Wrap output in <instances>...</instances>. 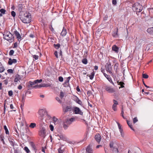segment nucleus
Here are the masks:
<instances>
[{
	"label": "nucleus",
	"mask_w": 153,
	"mask_h": 153,
	"mask_svg": "<svg viewBox=\"0 0 153 153\" xmlns=\"http://www.w3.org/2000/svg\"><path fill=\"white\" fill-rule=\"evenodd\" d=\"M120 48L117 47L116 45H114L112 47V50L116 53H118L119 51Z\"/></svg>",
	"instance_id": "12"
},
{
	"label": "nucleus",
	"mask_w": 153,
	"mask_h": 153,
	"mask_svg": "<svg viewBox=\"0 0 153 153\" xmlns=\"http://www.w3.org/2000/svg\"><path fill=\"white\" fill-rule=\"evenodd\" d=\"M117 105H112V109L114 111H117Z\"/></svg>",
	"instance_id": "53"
},
{
	"label": "nucleus",
	"mask_w": 153,
	"mask_h": 153,
	"mask_svg": "<svg viewBox=\"0 0 153 153\" xmlns=\"http://www.w3.org/2000/svg\"><path fill=\"white\" fill-rule=\"evenodd\" d=\"M25 100L24 99V94H23L22 98V104L23 105V106H24V102H25Z\"/></svg>",
	"instance_id": "52"
},
{
	"label": "nucleus",
	"mask_w": 153,
	"mask_h": 153,
	"mask_svg": "<svg viewBox=\"0 0 153 153\" xmlns=\"http://www.w3.org/2000/svg\"><path fill=\"white\" fill-rule=\"evenodd\" d=\"M49 29H50V30L53 32L54 31V29L53 28V27H52V25L51 24L50 25H49Z\"/></svg>",
	"instance_id": "48"
},
{
	"label": "nucleus",
	"mask_w": 153,
	"mask_h": 153,
	"mask_svg": "<svg viewBox=\"0 0 153 153\" xmlns=\"http://www.w3.org/2000/svg\"><path fill=\"white\" fill-rule=\"evenodd\" d=\"M120 133L121 136L123 138L124 137V133L123 132V130L122 131H120Z\"/></svg>",
	"instance_id": "63"
},
{
	"label": "nucleus",
	"mask_w": 153,
	"mask_h": 153,
	"mask_svg": "<svg viewBox=\"0 0 153 153\" xmlns=\"http://www.w3.org/2000/svg\"><path fill=\"white\" fill-rule=\"evenodd\" d=\"M36 83H34V81L33 82L32 81H29L27 85V87L28 88H30L32 87V88H34L33 87L34 86H33V85L36 84Z\"/></svg>",
	"instance_id": "19"
},
{
	"label": "nucleus",
	"mask_w": 153,
	"mask_h": 153,
	"mask_svg": "<svg viewBox=\"0 0 153 153\" xmlns=\"http://www.w3.org/2000/svg\"><path fill=\"white\" fill-rule=\"evenodd\" d=\"M15 77L17 78L19 80H20L21 79V77L20 75L17 74L15 75Z\"/></svg>",
	"instance_id": "61"
},
{
	"label": "nucleus",
	"mask_w": 153,
	"mask_h": 153,
	"mask_svg": "<svg viewBox=\"0 0 153 153\" xmlns=\"http://www.w3.org/2000/svg\"><path fill=\"white\" fill-rule=\"evenodd\" d=\"M24 150L27 152V153H29L30 152V151L28 149V147L27 146H25L24 148Z\"/></svg>",
	"instance_id": "42"
},
{
	"label": "nucleus",
	"mask_w": 153,
	"mask_h": 153,
	"mask_svg": "<svg viewBox=\"0 0 153 153\" xmlns=\"http://www.w3.org/2000/svg\"><path fill=\"white\" fill-rule=\"evenodd\" d=\"M133 123H135L136 122L138 121V120L137 117H134L133 119Z\"/></svg>",
	"instance_id": "57"
},
{
	"label": "nucleus",
	"mask_w": 153,
	"mask_h": 153,
	"mask_svg": "<svg viewBox=\"0 0 153 153\" xmlns=\"http://www.w3.org/2000/svg\"><path fill=\"white\" fill-rule=\"evenodd\" d=\"M82 62L83 64L86 65L88 63V60L86 57H85V58L82 59Z\"/></svg>",
	"instance_id": "30"
},
{
	"label": "nucleus",
	"mask_w": 153,
	"mask_h": 153,
	"mask_svg": "<svg viewBox=\"0 0 153 153\" xmlns=\"http://www.w3.org/2000/svg\"><path fill=\"white\" fill-rule=\"evenodd\" d=\"M13 33L16 36L17 39H18V41H19V42H20V40H19V39H21V36L19 33L16 30H14L13 31Z\"/></svg>",
	"instance_id": "15"
},
{
	"label": "nucleus",
	"mask_w": 153,
	"mask_h": 153,
	"mask_svg": "<svg viewBox=\"0 0 153 153\" xmlns=\"http://www.w3.org/2000/svg\"><path fill=\"white\" fill-rule=\"evenodd\" d=\"M40 132L42 136H45L46 134L45 129L44 127H42L40 130Z\"/></svg>",
	"instance_id": "22"
},
{
	"label": "nucleus",
	"mask_w": 153,
	"mask_h": 153,
	"mask_svg": "<svg viewBox=\"0 0 153 153\" xmlns=\"http://www.w3.org/2000/svg\"><path fill=\"white\" fill-rule=\"evenodd\" d=\"M67 33V30L64 27H63L62 31L61 33V35L62 36H64L66 35Z\"/></svg>",
	"instance_id": "20"
},
{
	"label": "nucleus",
	"mask_w": 153,
	"mask_h": 153,
	"mask_svg": "<svg viewBox=\"0 0 153 153\" xmlns=\"http://www.w3.org/2000/svg\"><path fill=\"white\" fill-rule=\"evenodd\" d=\"M117 124L119 130V131H122V130H123V129L121 127V125L118 122H117Z\"/></svg>",
	"instance_id": "37"
},
{
	"label": "nucleus",
	"mask_w": 153,
	"mask_h": 153,
	"mask_svg": "<svg viewBox=\"0 0 153 153\" xmlns=\"http://www.w3.org/2000/svg\"><path fill=\"white\" fill-rule=\"evenodd\" d=\"M36 124L35 123H32L29 125V127L31 128H34L36 126Z\"/></svg>",
	"instance_id": "33"
},
{
	"label": "nucleus",
	"mask_w": 153,
	"mask_h": 153,
	"mask_svg": "<svg viewBox=\"0 0 153 153\" xmlns=\"http://www.w3.org/2000/svg\"><path fill=\"white\" fill-rule=\"evenodd\" d=\"M64 92L62 91H61L60 92V96L59 97L60 98L62 99L64 97Z\"/></svg>",
	"instance_id": "40"
},
{
	"label": "nucleus",
	"mask_w": 153,
	"mask_h": 153,
	"mask_svg": "<svg viewBox=\"0 0 153 153\" xmlns=\"http://www.w3.org/2000/svg\"><path fill=\"white\" fill-rule=\"evenodd\" d=\"M147 32L151 35H153V27L148 28L147 30Z\"/></svg>",
	"instance_id": "21"
},
{
	"label": "nucleus",
	"mask_w": 153,
	"mask_h": 153,
	"mask_svg": "<svg viewBox=\"0 0 153 153\" xmlns=\"http://www.w3.org/2000/svg\"><path fill=\"white\" fill-rule=\"evenodd\" d=\"M142 77L145 79H147L149 77V76L146 74H143Z\"/></svg>",
	"instance_id": "41"
},
{
	"label": "nucleus",
	"mask_w": 153,
	"mask_h": 153,
	"mask_svg": "<svg viewBox=\"0 0 153 153\" xmlns=\"http://www.w3.org/2000/svg\"><path fill=\"white\" fill-rule=\"evenodd\" d=\"M9 141L11 145L13 146H14L15 145H17L16 144H15L14 142L13 141V140L11 138L9 139Z\"/></svg>",
	"instance_id": "27"
},
{
	"label": "nucleus",
	"mask_w": 153,
	"mask_h": 153,
	"mask_svg": "<svg viewBox=\"0 0 153 153\" xmlns=\"http://www.w3.org/2000/svg\"><path fill=\"white\" fill-rule=\"evenodd\" d=\"M73 109V112L75 114H79L81 115L83 114V112L80 110V108L76 106L74 107Z\"/></svg>",
	"instance_id": "5"
},
{
	"label": "nucleus",
	"mask_w": 153,
	"mask_h": 153,
	"mask_svg": "<svg viewBox=\"0 0 153 153\" xmlns=\"http://www.w3.org/2000/svg\"><path fill=\"white\" fill-rule=\"evenodd\" d=\"M115 32H114V33L112 34V36L115 38L119 36V35L118 34V28L117 27L116 28L114 29Z\"/></svg>",
	"instance_id": "14"
},
{
	"label": "nucleus",
	"mask_w": 153,
	"mask_h": 153,
	"mask_svg": "<svg viewBox=\"0 0 153 153\" xmlns=\"http://www.w3.org/2000/svg\"><path fill=\"white\" fill-rule=\"evenodd\" d=\"M59 137L61 140H63L64 141H66L67 140V138H66L64 136L61 135L59 136Z\"/></svg>",
	"instance_id": "35"
},
{
	"label": "nucleus",
	"mask_w": 153,
	"mask_h": 153,
	"mask_svg": "<svg viewBox=\"0 0 153 153\" xmlns=\"http://www.w3.org/2000/svg\"><path fill=\"white\" fill-rule=\"evenodd\" d=\"M29 88L25 93V97L26 96L27 94H31V91H29V90L31 88Z\"/></svg>",
	"instance_id": "44"
},
{
	"label": "nucleus",
	"mask_w": 153,
	"mask_h": 153,
	"mask_svg": "<svg viewBox=\"0 0 153 153\" xmlns=\"http://www.w3.org/2000/svg\"><path fill=\"white\" fill-rule=\"evenodd\" d=\"M114 144V142H113V141H110V144H109L110 147V148H113L114 147V146H113Z\"/></svg>",
	"instance_id": "50"
},
{
	"label": "nucleus",
	"mask_w": 153,
	"mask_h": 153,
	"mask_svg": "<svg viewBox=\"0 0 153 153\" xmlns=\"http://www.w3.org/2000/svg\"><path fill=\"white\" fill-rule=\"evenodd\" d=\"M13 70L11 69H9L7 70V73L9 74H13Z\"/></svg>",
	"instance_id": "49"
},
{
	"label": "nucleus",
	"mask_w": 153,
	"mask_h": 153,
	"mask_svg": "<svg viewBox=\"0 0 153 153\" xmlns=\"http://www.w3.org/2000/svg\"><path fill=\"white\" fill-rule=\"evenodd\" d=\"M6 102V100H5L4 101V112L3 113V114H5V111H6V105H5Z\"/></svg>",
	"instance_id": "46"
},
{
	"label": "nucleus",
	"mask_w": 153,
	"mask_h": 153,
	"mask_svg": "<svg viewBox=\"0 0 153 153\" xmlns=\"http://www.w3.org/2000/svg\"><path fill=\"white\" fill-rule=\"evenodd\" d=\"M65 122L67 123V125H70L71 124V123L69 119H67L65 120Z\"/></svg>",
	"instance_id": "45"
},
{
	"label": "nucleus",
	"mask_w": 153,
	"mask_h": 153,
	"mask_svg": "<svg viewBox=\"0 0 153 153\" xmlns=\"http://www.w3.org/2000/svg\"><path fill=\"white\" fill-rule=\"evenodd\" d=\"M61 45L59 43L57 44H54L53 45V47L56 49H58L60 48Z\"/></svg>",
	"instance_id": "26"
},
{
	"label": "nucleus",
	"mask_w": 153,
	"mask_h": 153,
	"mask_svg": "<svg viewBox=\"0 0 153 153\" xmlns=\"http://www.w3.org/2000/svg\"><path fill=\"white\" fill-rule=\"evenodd\" d=\"M94 139L99 144L101 141V137L99 133H97L94 136Z\"/></svg>",
	"instance_id": "9"
},
{
	"label": "nucleus",
	"mask_w": 153,
	"mask_h": 153,
	"mask_svg": "<svg viewBox=\"0 0 153 153\" xmlns=\"http://www.w3.org/2000/svg\"><path fill=\"white\" fill-rule=\"evenodd\" d=\"M42 81V79H36L34 81V83H36V84H37L38 83H40Z\"/></svg>",
	"instance_id": "43"
},
{
	"label": "nucleus",
	"mask_w": 153,
	"mask_h": 153,
	"mask_svg": "<svg viewBox=\"0 0 153 153\" xmlns=\"http://www.w3.org/2000/svg\"><path fill=\"white\" fill-rule=\"evenodd\" d=\"M58 80L60 82H62L63 81L64 79L62 76H60L58 77Z\"/></svg>",
	"instance_id": "54"
},
{
	"label": "nucleus",
	"mask_w": 153,
	"mask_h": 153,
	"mask_svg": "<svg viewBox=\"0 0 153 153\" xmlns=\"http://www.w3.org/2000/svg\"><path fill=\"white\" fill-rule=\"evenodd\" d=\"M102 88L105 89L106 91L109 93H112L114 92L115 91V90L114 88H111V87L110 86L105 84H104L102 86Z\"/></svg>",
	"instance_id": "4"
},
{
	"label": "nucleus",
	"mask_w": 153,
	"mask_h": 153,
	"mask_svg": "<svg viewBox=\"0 0 153 153\" xmlns=\"http://www.w3.org/2000/svg\"><path fill=\"white\" fill-rule=\"evenodd\" d=\"M6 10L3 8L1 9L0 10V12L3 14H6Z\"/></svg>",
	"instance_id": "36"
},
{
	"label": "nucleus",
	"mask_w": 153,
	"mask_h": 153,
	"mask_svg": "<svg viewBox=\"0 0 153 153\" xmlns=\"http://www.w3.org/2000/svg\"><path fill=\"white\" fill-rule=\"evenodd\" d=\"M104 75L111 83L112 84L114 85V83L112 81V79L110 75H107L105 73H104Z\"/></svg>",
	"instance_id": "11"
},
{
	"label": "nucleus",
	"mask_w": 153,
	"mask_h": 153,
	"mask_svg": "<svg viewBox=\"0 0 153 153\" xmlns=\"http://www.w3.org/2000/svg\"><path fill=\"white\" fill-rule=\"evenodd\" d=\"M49 128L51 131H53L54 130V127L53 125L50 124L49 126Z\"/></svg>",
	"instance_id": "56"
},
{
	"label": "nucleus",
	"mask_w": 153,
	"mask_h": 153,
	"mask_svg": "<svg viewBox=\"0 0 153 153\" xmlns=\"http://www.w3.org/2000/svg\"><path fill=\"white\" fill-rule=\"evenodd\" d=\"M95 73L94 71L91 73V75L89 76L88 74L87 75V76H89L90 79L92 80L94 77V76Z\"/></svg>",
	"instance_id": "25"
},
{
	"label": "nucleus",
	"mask_w": 153,
	"mask_h": 153,
	"mask_svg": "<svg viewBox=\"0 0 153 153\" xmlns=\"http://www.w3.org/2000/svg\"><path fill=\"white\" fill-rule=\"evenodd\" d=\"M13 149L14 150V153H21V151L18 149L17 148L16 149L14 147H13Z\"/></svg>",
	"instance_id": "32"
},
{
	"label": "nucleus",
	"mask_w": 153,
	"mask_h": 153,
	"mask_svg": "<svg viewBox=\"0 0 153 153\" xmlns=\"http://www.w3.org/2000/svg\"><path fill=\"white\" fill-rule=\"evenodd\" d=\"M18 17L23 23H29L31 22V15L28 11L19 12Z\"/></svg>",
	"instance_id": "1"
},
{
	"label": "nucleus",
	"mask_w": 153,
	"mask_h": 153,
	"mask_svg": "<svg viewBox=\"0 0 153 153\" xmlns=\"http://www.w3.org/2000/svg\"><path fill=\"white\" fill-rule=\"evenodd\" d=\"M30 144L32 148H33L34 149V150H35V152H36L35 150H36V149L34 143L33 142H30Z\"/></svg>",
	"instance_id": "28"
},
{
	"label": "nucleus",
	"mask_w": 153,
	"mask_h": 153,
	"mask_svg": "<svg viewBox=\"0 0 153 153\" xmlns=\"http://www.w3.org/2000/svg\"><path fill=\"white\" fill-rule=\"evenodd\" d=\"M132 9L134 12H140L143 9V7L142 5L138 2H136L132 5Z\"/></svg>",
	"instance_id": "3"
},
{
	"label": "nucleus",
	"mask_w": 153,
	"mask_h": 153,
	"mask_svg": "<svg viewBox=\"0 0 153 153\" xmlns=\"http://www.w3.org/2000/svg\"><path fill=\"white\" fill-rule=\"evenodd\" d=\"M56 100L57 101H58L59 103L61 104L62 103V101H61L59 98L58 97H56Z\"/></svg>",
	"instance_id": "55"
},
{
	"label": "nucleus",
	"mask_w": 153,
	"mask_h": 153,
	"mask_svg": "<svg viewBox=\"0 0 153 153\" xmlns=\"http://www.w3.org/2000/svg\"><path fill=\"white\" fill-rule=\"evenodd\" d=\"M54 55L55 56L56 58H58V54L57 51H55L54 53Z\"/></svg>",
	"instance_id": "62"
},
{
	"label": "nucleus",
	"mask_w": 153,
	"mask_h": 153,
	"mask_svg": "<svg viewBox=\"0 0 153 153\" xmlns=\"http://www.w3.org/2000/svg\"><path fill=\"white\" fill-rule=\"evenodd\" d=\"M11 14L12 16L14 18L16 16V13L14 11H12L11 12Z\"/></svg>",
	"instance_id": "47"
},
{
	"label": "nucleus",
	"mask_w": 153,
	"mask_h": 153,
	"mask_svg": "<svg viewBox=\"0 0 153 153\" xmlns=\"http://www.w3.org/2000/svg\"><path fill=\"white\" fill-rule=\"evenodd\" d=\"M53 122H57V123H58L59 120L58 119L56 118L55 116H53Z\"/></svg>",
	"instance_id": "38"
},
{
	"label": "nucleus",
	"mask_w": 153,
	"mask_h": 153,
	"mask_svg": "<svg viewBox=\"0 0 153 153\" xmlns=\"http://www.w3.org/2000/svg\"><path fill=\"white\" fill-rule=\"evenodd\" d=\"M117 83L118 85H120V87H119V89L121 88H124L125 87L123 85L125 84V83L123 82L122 81L119 82V81H118L117 82Z\"/></svg>",
	"instance_id": "23"
},
{
	"label": "nucleus",
	"mask_w": 153,
	"mask_h": 153,
	"mask_svg": "<svg viewBox=\"0 0 153 153\" xmlns=\"http://www.w3.org/2000/svg\"><path fill=\"white\" fill-rule=\"evenodd\" d=\"M50 85L45 83L41 84L40 85H34L33 87L35 88H39L42 87H48L50 86Z\"/></svg>",
	"instance_id": "7"
},
{
	"label": "nucleus",
	"mask_w": 153,
	"mask_h": 153,
	"mask_svg": "<svg viewBox=\"0 0 153 153\" xmlns=\"http://www.w3.org/2000/svg\"><path fill=\"white\" fill-rule=\"evenodd\" d=\"M69 120L72 123V122H73L74 121H75V119L74 117H71V118L69 119Z\"/></svg>",
	"instance_id": "58"
},
{
	"label": "nucleus",
	"mask_w": 153,
	"mask_h": 153,
	"mask_svg": "<svg viewBox=\"0 0 153 153\" xmlns=\"http://www.w3.org/2000/svg\"><path fill=\"white\" fill-rule=\"evenodd\" d=\"M113 149L112 150V151L114 153H118L119 151L118 149L117 148L114 147L113 148Z\"/></svg>",
	"instance_id": "29"
},
{
	"label": "nucleus",
	"mask_w": 153,
	"mask_h": 153,
	"mask_svg": "<svg viewBox=\"0 0 153 153\" xmlns=\"http://www.w3.org/2000/svg\"><path fill=\"white\" fill-rule=\"evenodd\" d=\"M45 113H46L47 115L49 118H51V116L48 114L46 111H45L43 109H40L38 111V113L41 117L44 116Z\"/></svg>",
	"instance_id": "6"
},
{
	"label": "nucleus",
	"mask_w": 153,
	"mask_h": 153,
	"mask_svg": "<svg viewBox=\"0 0 153 153\" xmlns=\"http://www.w3.org/2000/svg\"><path fill=\"white\" fill-rule=\"evenodd\" d=\"M74 100L77 103L80 105L81 106L83 107V105L82 104V102L81 101L77 96H75L74 98Z\"/></svg>",
	"instance_id": "17"
},
{
	"label": "nucleus",
	"mask_w": 153,
	"mask_h": 153,
	"mask_svg": "<svg viewBox=\"0 0 153 153\" xmlns=\"http://www.w3.org/2000/svg\"><path fill=\"white\" fill-rule=\"evenodd\" d=\"M4 39L10 42H12L14 40V37L10 32L6 31L3 34Z\"/></svg>",
	"instance_id": "2"
},
{
	"label": "nucleus",
	"mask_w": 153,
	"mask_h": 153,
	"mask_svg": "<svg viewBox=\"0 0 153 153\" xmlns=\"http://www.w3.org/2000/svg\"><path fill=\"white\" fill-rule=\"evenodd\" d=\"M106 70L107 71H108L109 73H111V71L112 70V67L111 66V64L110 62L106 63L105 65Z\"/></svg>",
	"instance_id": "8"
},
{
	"label": "nucleus",
	"mask_w": 153,
	"mask_h": 153,
	"mask_svg": "<svg viewBox=\"0 0 153 153\" xmlns=\"http://www.w3.org/2000/svg\"><path fill=\"white\" fill-rule=\"evenodd\" d=\"M72 109V106L71 105H67L65 108H63V110L64 112L65 113L67 112L70 111Z\"/></svg>",
	"instance_id": "10"
},
{
	"label": "nucleus",
	"mask_w": 153,
	"mask_h": 153,
	"mask_svg": "<svg viewBox=\"0 0 153 153\" xmlns=\"http://www.w3.org/2000/svg\"><path fill=\"white\" fill-rule=\"evenodd\" d=\"M58 151L59 153H63V151L60 148L58 149Z\"/></svg>",
	"instance_id": "64"
},
{
	"label": "nucleus",
	"mask_w": 153,
	"mask_h": 153,
	"mask_svg": "<svg viewBox=\"0 0 153 153\" xmlns=\"http://www.w3.org/2000/svg\"><path fill=\"white\" fill-rule=\"evenodd\" d=\"M126 121H127V124L128 125V126L130 127V128L132 130H133V131H134V128L133 127L132 125V123H130V121H128V120H127Z\"/></svg>",
	"instance_id": "24"
},
{
	"label": "nucleus",
	"mask_w": 153,
	"mask_h": 153,
	"mask_svg": "<svg viewBox=\"0 0 153 153\" xmlns=\"http://www.w3.org/2000/svg\"><path fill=\"white\" fill-rule=\"evenodd\" d=\"M4 68L3 66H2L0 68V72L2 73L4 70Z\"/></svg>",
	"instance_id": "59"
},
{
	"label": "nucleus",
	"mask_w": 153,
	"mask_h": 153,
	"mask_svg": "<svg viewBox=\"0 0 153 153\" xmlns=\"http://www.w3.org/2000/svg\"><path fill=\"white\" fill-rule=\"evenodd\" d=\"M17 62V60L16 59H12L10 58L9 59L8 64L10 65H12L13 63H16Z\"/></svg>",
	"instance_id": "13"
},
{
	"label": "nucleus",
	"mask_w": 153,
	"mask_h": 153,
	"mask_svg": "<svg viewBox=\"0 0 153 153\" xmlns=\"http://www.w3.org/2000/svg\"><path fill=\"white\" fill-rule=\"evenodd\" d=\"M24 7H25L24 4H18L17 8L19 12L23 11L22 10Z\"/></svg>",
	"instance_id": "18"
},
{
	"label": "nucleus",
	"mask_w": 153,
	"mask_h": 153,
	"mask_svg": "<svg viewBox=\"0 0 153 153\" xmlns=\"http://www.w3.org/2000/svg\"><path fill=\"white\" fill-rule=\"evenodd\" d=\"M4 128L5 131V133L6 134H9V132L8 130L6 125H4Z\"/></svg>",
	"instance_id": "34"
},
{
	"label": "nucleus",
	"mask_w": 153,
	"mask_h": 153,
	"mask_svg": "<svg viewBox=\"0 0 153 153\" xmlns=\"http://www.w3.org/2000/svg\"><path fill=\"white\" fill-rule=\"evenodd\" d=\"M86 151L88 153H93V150L90 145H88L86 149Z\"/></svg>",
	"instance_id": "16"
},
{
	"label": "nucleus",
	"mask_w": 153,
	"mask_h": 153,
	"mask_svg": "<svg viewBox=\"0 0 153 153\" xmlns=\"http://www.w3.org/2000/svg\"><path fill=\"white\" fill-rule=\"evenodd\" d=\"M8 95L9 96H11L13 94V92L12 90L10 91H8Z\"/></svg>",
	"instance_id": "60"
},
{
	"label": "nucleus",
	"mask_w": 153,
	"mask_h": 153,
	"mask_svg": "<svg viewBox=\"0 0 153 153\" xmlns=\"http://www.w3.org/2000/svg\"><path fill=\"white\" fill-rule=\"evenodd\" d=\"M14 53V51L13 50H10L9 53V55L10 56H12L13 55Z\"/></svg>",
	"instance_id": "51"
},
{
	"label": "nucleus",
	"mask_w": 153,
	"mask_h": 153,
	"mask_svg": "<svg viewBox=\"0 0 153 153\" xmlns=\"http://www.w3.org/2000/svg\"><path fill=\"white\" fill-rule=\"evenodd\" d=\"M71 79V77L69 76L67 78H65V84L67 83H69V80Z\"/></svg>",
	"instance_id": "31"
},
{
	"label": "nucleus",
	"mask_w": 153,
	"mask_h": 153,
	"mask_svg": "<svg viewBox=\"0 0 153 153\" xmlns=\"http://www.w3.org/2000/svg\"><path fill=\"white\" fill-rule=\"evenodd\" d=\"M121 115L122 117L124 119H126V118L124 117V111L123 110V108H122L121 109Z\"/></svg>",
	"instance_id": "39"
}]
</instances>
